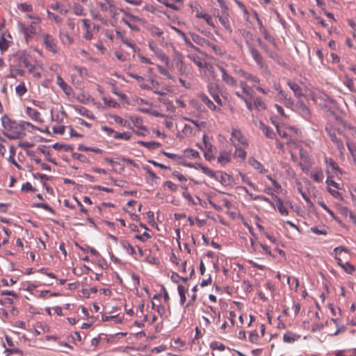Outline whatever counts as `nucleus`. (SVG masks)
Segmentation results:
<instances>
[{
	"mask_svg": "<svg viewBox=\"0 0 356 356\" xmlns=\"http://www.w3.org/2000/svg\"><path fill=\"white\" fill-rule=\"evenodd\" d=\"M248 163L259 173L265 174L268 171L264 165L254 157L249 158Z\"/></svg>",
	"mask_w": 356,
	"mask_h": 356,
	"instance_id": "17",
	"label": "nucleus"
},
{
	"mask_svg": "<svg viewBox=\"0 0 356 356\" xmlns=\"http://www.w3.org/2000/svg\"><path fill=\"white\" fill-rule=\"evenodd\" d=\"M197 19H203L209 26H211L213 29H216L213 17L206 11H204Z\"/></svg>",
	"mask_w": 356,
	"mask_h": 356,
	"instance_id": "40",
	"label": "nucleus"
},
{
	"mask_svg": "<svg viewBox=\"0 0 356 356\" xmlns=\"http://www.w3.org/2000/svg\"><path fill=\"white\" fill-rule=\"evenodd\" d=\"M207 47L211 49L213 52H214L217 55H222L223 54V52L220 47L214 44L213 43H211V42H209V44H207Z\"/></svg>",
	"mask_w": 356,
	"mask_h": 356,
	"instance_id": "58",
	"label": "nucleus"
},
{
	"mask_svg": "<svg viewBox=\"0 0 356 356\" xmlns=\"http://www.w3.org/2000/svg\"><path fill=\"white\" fill-rule=\"evenodd\" d=\"M299 110H300L301 115L305 118H308L310 116L309 110L308 107L306 106V105L301 104L300 106Z\"/></svg>",
	"mask_w": 356,
	"mask_h": 356,
	"instance_id": "59",
	"label": "nucleus"
},
{
	"mask_svg": "<svg viewBox=\"0 0 356 356\" xmlns=\"http://www.w3.org/2000/svg\"><path fill=\"white\" fill-rule=\"evenodd\" d=\"M72 157L74 159H76L82 163H88L89 162L88 159L85 155L79 154V153H73Z\"/></svg>",
	"mask_w": 356,
	"mask_h": 356,
	"instance_id": "62",
	"label": "nucleus"
},
{
	"mask_svg": "<svg viewBox=\"0 0 356 356\" xmlns=\"http://www.w3.org/2000/svg\"><path fill=\"white\" fill-rule=\"evenodd\" d=\"M81 22L83 24V28L85 30V33H83V37L84 39H86L87 40H90L92 38V36H93L92 32L90 31V21L88 19H81Z\"/></svg>",
	"mask_w": 356,
	"mask_h": 356,
	"instance_id": "26",
	"label": "nucleus"
},
{
	"mask_svg": "<svg viewBox=\"0 0 356 356\" xmlns=\"http://www.w3.org/2000/svg\"><path fill=\"white\" fill-rule=\"evenodd\" d=\"M56 83L67 95H70L72 94L73 90L72 87L69 86L60 76H57Z\"/></svg>",
	"mask_w": 356,
	"mask_h": 356,
	"instance_id": "19",
	"label": "nucleus"
},
{
	"mask_svg": "<svg viewBox=\"0 0 356 356\" xmlns=\"http://www.w3.org/2000/svg\"><path fill=\"white\" fill-rule=\"evenodd\" d=\"M329 136H330V138L331 139V140L335 143V145H337V148L339 149V150H341L343 149V143L337 137L336 134L334 133H331V132H329Z\"/></svg>",
	"mask_w": 356,
	"mask_h": 356,
	"instance_id": "47",
	"label": "nucleus"
},
{
	"mask_svg": "<svg viewBox=\"0 0 356 356\" xmlns=\"http://www.w3.org/2000/svg\"><path fill=\"white\" fill-rule=\"evenodd\" d=\"M121 245L128 254L131 255L135 254L136 252L134 247L129 242L123 241L121 242Z\"/></svg>",
	"mask_w": 356,
	"mask_h": 356,
	"instance_id": "49",
	"label": "nucleus"
},
{
	"mask_svg": "<svg viewBox=\"0 0 356 356\" xmlns=\"http://www.w3.org/2000/svg\"><path fill=\"white\" fill-rule=\"evenodd\" d=\"M132 136V134L128 131L124 132H118L115 134V139L117 140H129Z\"/></svg>",
	"mask_w": 356,
	"mask_h": 356,
	"instance_id": "46",
	"label": "nucleus"
},
{
	"mask_svg": "<svg viewBox=\"0 0 356 356\" xmlns=\"http://www.w3.org/2000/svg\"><path fill=\"white\" fill-rule=\"evenodd\" d=\"M17 8L24 13L31 12L33 10L32 5L26 3H22L17 4Z\"/></svg>",
	"mask_w": 356,
	"mask_h": 356,
	"instance_id": "55",
	"label": "nucleus"
},
{
	"mask_svg": "<svg viewBox=\"0 0 356 356\" xmlns=\"http://www.w3.org/2000/svg\"><path fill=\"white\" fill-rule=\"evenodd\" d=\"M40 22V18H35V21L31 22L29 26L22 23L19 24L20 31L23 33L26 42L33 38V35L38 33L40 31L39 24Z\"/></svg>",
	"mask_w": 356,
	"mask_h": 356,
	"instance_id": "2",
	"label": "nucleus"
},
{
	"mask_svg": "<svg viewBox=\"0 0 356 356\" xmlns=\"http://www.w3.org/2000/svg\"><path fill=\"white\" fill-rule=\"evenodd\" d=\"M25 113L32 120L36 122L42 123L44 122L41 113L35 108L27 106Z\"/></svg>",
	"mask_w": 356,
	"mask_h": 356,
	"instance_id": "14",
	"label": "nucleus"
},
{
	"mask_svg": "<svg viewBox=\"0 0 356 356\" xmlns=\"http://www.w3.org/2000/svg\"><path fill=\"white\" fill-rule=\"evenodd\" d=\"M170 67H171V66H170V63H169V67L167 65H166V67L159 65L158 71L161 74L165 76L166 78H168L169 79H174L175 76H173L169 71Z\"/></svg>",
	"mask_w": 356,
	"mask_h": 356,
	"instance_id": "38",
	"label": "nucleus"
},
{
	"mask_svg": "<svg viewBox=\"0 0 356 356\" xmlns=\"http://www.w3.org/2000/svg\"><path fill=\"white\" fill-rule=\"evenodd\" d=\"M140 21V19L137 17L132 15H128V19H123L124 23L127 25L131 30L134 31H138L139 28L137 25L134 24V22H139Z\"/></svg>",
	"mask_w": 356,
	"mask_h": 356,
	"instance_id": "22",
	"label": "nucleus"
},
{
	"mask_svg": "<svg viewBox=\"0 0 356 356\" xmlns=\"http://www.w3.org/2000/svg\"><path fill=\"white\" fill-rule=\"evenodd\" d=\"M202 151L204 152H214L215 147L209 142V137L207 135L203 136V145L200 147Z\"/></svg>",
	"mask_w": 356,
	"mask_h": 356,
	"instance_id": "29",
	"label": "nucleus"
},
{
	"mask_svg": "<svg viewBox=\"0 0 356 356\" xmlns=\"http://www.w3.org/2000/svg\"><path fill=\"white\" fill-rule=\"evenodd\" d=\"M334 254V257L338 261L339 254L338 253L340 252L339 257L343 258V262H345L344 261L347 259V256L348 254V250L342 246L337 247L333 250Z\"/></svg>",
	"mask_w": 356,
	"mask_h": 356,
	"instance_id": "28",
	"label": "nucleus"
},
{
	"mask_svg": "<svg viewBox=\"0 0 356 356\" xmlns=\"http://www.w3.org/2000/svg\"><path fill=\"white\" fill-rule=\"evenodd\" d=\"M277 98L278 100L282 102L286 106L290 107L293 104L292 98L284 90L277 95Z\"/></svg>",
	"mask_w": 356,
	"mask_h": 356,
	"instance_id": "23",
	"label": "nucleus"
},
{
	"mask_svg": "<svg viewBox=\"0 0 356 356\" xmlns=\"http://www.w3.org/2000/svg\"><path fill=\"white\" fill-rule=\"evenodd\" d=\"M333 175H327V178L326 180V184H327V187L332 186L336 189L339 188V184L332 180Z\"/></svg>",
	"mask_w": 356,
	"mask_h": 356,
	"instance_id": "63",
	"label": "nucleus"
},
{
	"mask_svg": "<svg viewBox=\"0 0 356 356\" xmlns=\"http://www.w3.org/2000/svg\"><path fill=\"white\" fill-rule=\"evenodd\" d=\"M152 307L160 314L161 316H163L165 314V308L164 306L161 305L156 306L155 304L152 302Z\"/></svg>",
	"mask_w": 356,
	"mask_h": 356,
	"instance_id": "61",
	"label": "nucleus"
},
{
	"mask_svg": "<svg viewBox=\"0 0 356 356\" xmlns=\"http://www.w3.org/2000/svg\"><path fill=\"white\" fill-rule=\"evenodd\" d=\"M42 44L46 50L52 53L54 55L58 53V46L56 39L49 33H44L41 35Z\"/></svg>",
	"mask_w": 356,
	"mask_h": 356,
	"instance_id": "3",
	"label": "nucleus"
},
{
	"mask_svg": "<svg viewBox=\"0 0 356 356\" xmlns=\"http://www.w3.org/2000/svg\"><path fill=\"white\" fill-rule=\"evenodd\" d=\"M257 22L261 24V27L260 28V31L261 32V33L264 35V38L268 40V42H270V43L275 44V39L273 38V37H272L267 31V30L266 29H264L262 26V24H261V20L258 18V17H257Z\"/></svg>",
	"mask_w": 356,
	"mask_h": 356,
	"instance_id": "41",
	"label": "nucleus"
},
{
	"mask_svg": "<svg viewBox=\"0 0 356 356\" xmlns=\"http://www.w3.org/2000/svg\"><path fill=\"white\" fill-rule=\"evenodd\" d=\"M248 47L250 51V53L254 59V60L256 62L257 65L260 67L263 68L264 66V63L263 61V58L261 55L260 54L259 51L253 47L252 44L248 43Z\"/></svg>",
	"mask_w": 356,
	"mask_h": 356,
	"instance_id": "10",
	"label": "nucleus"
},
{
	"mask_svg": "<svg viewBox=\"0 0 356 356\" xmlns=\"http://www.w3.org/2000/svg\"><path fill=\"white\" fill-rule=\"evenodd\" d=\"M339 258H338V264L341 267V268L348 274H353L355 271L356 270V268L354 266L350 264L348 261L343 262V258L339 257L340 252L338 253Z\"/></svg>",
	"mask_w": 356,
	"mask_h": 356,
	"instance_id": "18",
	"label": "nucleus"
},
{
	"mask_svg": "<svg viewBox=\"0 0 356 356\" xmlns=\"http://www.w3.org/2000/svg\"><path fill=\"white\" fill-rule=\"evenodd\" d=\"M162 123L168 129H171L173 127V120L172 118L165 116Z\"/></svg>",
	"mask_w": 356,
	"mask_h": 356,
	"instance_id": "64",
	"label": "nucleus"
},
{
	"mask_svg": "<svg viewBox=\"0 0 356 356\" xmlns=\"http://www.w3.org/2000/svg\"><path fill=\"white\" fill-rule=\"evenodd\" d=\"M184 119L185 120L189 121L193 123L198 130H200L202 128L205 127L206 122L203 121H200L197 120H193L189 118L184 117Z\"/></svg>",
	"mask_w": 356,
	"mask_h": 356,
	"instance_id": "51",
	"label": "nucleus"
},
{
	"mask_svg": "<svg viewBox=\"0 0 356 356\" xmlns=\"http://www.w3.org/2000/svg\"><path fill=\"white\" fill-rule=\"evenodd\" d=\"M111 118L115 123H117L122 127H127L129 129H132L131 124L127 120L123 119L122 117L117 115H113L111 116Z\"/></svg>",
	"mask_w": 356,
	"mask_h": 356,
	"instance_id": "36",
	"label": "nucleus"
},
{
	"mask_svg": "<svg viewBox=\"0 0 356 356\" xmlns=\"http://www.w3.org/2000/svg\"><path fill=\"white\" fill-rule=\"evenodd\" d=\"M184 156L192 159H196L200 156L199 152L193 149H186L184 150Z\"/></svg>",
	"mask_w": 356,
	"mask_h": 356,
	"instance_id": "48",
	"label": "nucleus"
},
{
	"mask_svg": "<svg viewBox=\"0 0 356 356\" xmlns=\"http://www.w3.org/2000/svg\"><path fill=\"white\" fill-rule=\"evenodd\" d=\"M259 128L262 130L264 134L269 138H274L275 133L268 126L265 125L262 122H259Z\"/></svg>",
	"mask_w": 356,
	"mask_h": 356,
	"instance_id": "31",
	"label": "nucleus"
},
{
	"mask_svg": "<svg viewBox=\"0 0 356 356\" xmlns=\"http://www.w3.org/2000/svg\"><path fill=\"white\" fill-rule=\"evenodd\" d=\"M287 85L292 90V91L294 93V95L297 98H300L303 96L302 90L298 83L293 81L289 80L287 81Z\"/></svg>",
	"mask_w": 356,
	"mask_h": 356,
	"instance_id": "21",
	"label": "nucleus"
},
{
	"mask_svg": "<svg viewBox=\"0 0 356 356\" xmlns=\"http://www.w3.org/2000/svg\"><path fill=\"white\" fill-rule=\"evenodd\" d=\"M300 339V335L292 332H287L283 336V341L285 343H293Z\"/></svg>",
	"mask_w": 356,
	"mask_h": 356,
	"instance_id": "30",
	"label": "nucleus"
},
{
	"mask_svg": "<svg viewBox=\"0 0 356 356\" xmlns=\"http://www.w3.org/2000/svg\"><path fill=\"white\" fill-rule=\"evenodd\" d=\"M326 172L327 175H338L341 173L337 163L332 159H325Z\"/></svg>",
	"mask_w": 356,
	"mask_h": 356,
	"instance_id": "11",
	"label": "nucleus"
},
{
	"mask_svg": "<svg viewBox=\"0 0 356 356\" xmlns=\"http://www.w3.org/2000/svg\"><path fill=\"white\" fill-rule=\"evenodd\" d=\"M205 74H208L213 79L216 77L214 67L210 63H205L203 69H200Z\"/></svg>",
	"mask_w": 356,
	"mask_h": 356,
	"instance_id": "43",
	"label": "nucleus"
},
{
	"mask_svg": "<svg viewBox=\"0 0 356 356\" xmlns=\"http://www.w3.org/2000/svg\"><path fill=\"white\" fill-rule=\"evenodd\" d=\"M232 153L230 151L222 150L218 157V162L224 165L231 161Z\"/></svg>",
	"mask_w": 356,
	"mask_h": 356,
	"instance_id": "20",
	"label": "nucleus"
},
{
	"mask_svg": "<svg viewBox=\"0 0 356 356\" xmlns=\"http://www.w3.org/2000/svg\"><path fill=\"white\" fill-rule=\"evenodd\" d=\"M239 74L242 77L245 79L246 80L250 81V82H252L253 86H254L256 88V89L259 92H261V93H263L264 95H268V94L269 90L265 89V88L261 87L260 86H259V84L260 83V79L258 77H257V76H255L254 75H252V74H249V73H248V72H245L243 70H240L239 71Z\"/></svg>",
	"mask_w": 356,
	"mask_h": 356,
	"instance_id": "5",
	"label": "nucleus"
},
{
	"mask_svg": "<svg viewBox=\"0 0 356 356\" xmlns=\"http://www.w3.org/2000/svg\"><path fill=\"white\" fill-rule=\"evenodd\" d=\"M130 120L134 124V127H136L138 129L145 130V127L143 126V119L140 117L134 115L129 117Z\"/></svg>",
	"mask_w": 356,
	"mask_h": 356,
	"instance_id": "37",
	"label": "nucleus"
},
{
	"mask_svg": "<svg viewBox=\"0 0 356 356\" xmlns=\"http://www.w3.org/2000/svg\"><path fill=\"white\" fill-rule=\"evenodd\" d=\"M207 90L216 104L219 106H222L223 102L219 95V89L218 85L216 83H209L207 85Z\"/></svg>",
	"mask_w": 356,
	"mask_h": 356,
	"instance_id": "9",
	"label": "nucleus"
},
{
	"mask_svg": "<svg viewBox=\"0 0 356 356\" xmlns=\"http://www.w3.org/2000/svg\"><path fill=\"white\" fill-rule=\"evenodd\" d=\"M249 341L252 343H255V344H258L259 343V336L258 334V333L257 332L256 330L253 331V332H251L249 334Z\"/></svg>",
	"mask_w": 356,
	"mask_h": 356,
	"instance_id": "57",
	"label": "nucleus"
},
{
	"mask_svg": "<svg viewBox=\"0 0 356 356\" xmlns=\"http://www.w3.org/2000/svg\"><path fill=\"white\" fill-rule=\"evenodd\" d=\"M310 177L317 183H321L324 179V175L321 168H315L310 172Z\"/></svg>",
	"mask_w": 356,
	"mask_h": 356,
	"instance_id": "24",
	"label": "nucleus"
},
{
	"mask_svg": "<svg viewBox=\"0 0 356 356\" xmlns=\"http://www.w3.org/2000/svg\"><path fill=\"white\" fill-rule=\"evenodd\" d=\"M192 13L195 14V17L198 18L205 11L200 4L197 2L192 3L190 5Z\"/></svg>",
	"mask_w": 356,
	"mask_h": 356,
	"instance_id": "32",
	"label": "nucleus"
},
{
	"mask_svg": "<svg viewBox=\"0 0 356 356\" xmlns=\"http://www.w3.org/2000/svg\"><path fill=\"white\" fill-rule=\"evenodd\" d=\"M187 57L193 61L199 69H203L204 63H206L204 60L200 56L195 54H188Z\"/></svg>",
	"mask_w": 356,
	"mask_h": 356,
	"instance_id": "25",
	"label": "nucleus"
},
{
	"mask_svg": "<svg viewBox=\"0 0 356 356\" xmlns=\"http://www.w3.org/2000/svg\"><path fill=\"white\" fill-rule=\"evenodd\" d=\"M286 282L291 289H293L295 291L298 290L299 282L296 277L286 276Z\"/></svg>",
	"mask_w": 356,
	"mask_h": 356,
	"instance_id": "45",
	"label": "nucleus"
},
{
	"mask_svg": "<svg viewBox=\"0 0 356 356\" xmlns=\"http://www.w3.org/2000/svg\"><path fill=\"white\" fill-rule=\"evenodd\" d=\"M101 130L108 136L112 137L115 139V134L117 133L113 129L107 126H102Z\"/></svg>",
	"mask_w": 356,
	"mask_h": 356,
	"instance_id": "53",
	"label": "nucleus"
},
{
	"mask_svg": "<svg viewBox=\"0 0 356 356\" xmlns=\"http://www.w3.org/2000/svg\"><path fill=\"white\" fill-rule=\"evenodd\" d=\"M286 145L290 148H296L299 146V141L297 139L292 138L291 136L286 141Z\"/></svg>",
	"mask_w": 356,
	"mask_h": 356,
	"instance_id": "60",
	"label": "nucleus"
},
{
	"mask_svg": "<svg viewBox=\"0 0 356 356\" xmlns=\"http://www.w3.org/2000/svg\"><path fill=\"white\" fill-rule=\"evenodd\" d=\"M254 106L258 110V111H264L266 108V105L265 102L262 100L261 97H257L254 98L253 101Z\"/></svg>",
	"mask_w": 356,
	"mask_h": 356,
	"instance_id": "44",
	"label": "nucleus"
},
{
	"mask_svg": "<svg viewBox=\"0 0 356 356\" xmlns=\"http://www.w3.org/2000/svg\"><path fill=\"white\" fill-rule=\"evenodd\" d=\"M235 147L236 149L234 153V157L239 159L241 161H244L247 156L246 152L239 146Z\"/></svg>",
	"mask_w": 356,
	"mask_h": 356,
	"instance_id": "39",
	"label": "nucleus"
},
{
	"mask_svg": "<svg viewBox=\"0 0 356 356\" xmlns=\"http://www.w3.org/2000/svg\"><path fill=\"white\" fill-rule=\"evenodd\" d=\"M273 206L282 216L289 215V204L287 202H284L281 199L277 198Z\"/></svg>",
	"mask_w": 356,
	"mask_h": 356,
	"instance_id": "13",
	"label": "nucleus"
},
{
	"mask_svg": "<svg viewBox=\"0 0 356 356\" xmlns=\"http://www.w3.org/2000/svg\"><path fill=\"white\" fill-rule=\"evenodd\" d=\"M348 150L353 157V162L356 165V145L351 143H347Z\"/></svg>",
	"mask_w": 356,
	"mask_h": 356,
	"instance_id": "54",
	"label": "nucleus"
},
{
	"mask_svg": "<svg viewBox=\"0 0 356 356\" xmlns=\"http://www.w3.org/2000/svg\"><path fill=\"white\" fill-rule=\"evenodd\" d=\"M21 122H22V131L25 134L26 131L31 133V132H33V130H38L40 131H42V130L40 129H39L36 126L32 124L29 122L21 121Z\"/></svg>",
	"mask_w": 356,
	"mask_h": 356,
	"instance_id": "33",
	"label": "nucleus"
},
{
	"mask_svg": "<svg viewBox=\"0 0 356 356\" xmlns=\"http://www.w3.org/2000/svg\"><path fill=\"white\" fill-rule=\"evenodd\" d=\"M50 8L54 10H58L60 14H65L66 13L67 10L65 8L61 6V5L58 2H55L51 3L49 6Z\"/></svg>",
	"mask_w": 356,
	"mask_h": 356,
	"instance_id": "56",
	"label": "nucleus"
},
{
	"mask_svg": "<svg viewBox=\"0 0 356 356\" xmlns=\"http://www.w3.org/2000/svg\"><path fill=\"white\" fill-rule=\"evenodd\" d=\"M230 140L235 147L242 145L243 147H248L249 145L246 137L240 129L236 128H232Z\"/></svg>",
	"mask_w": 356,
	"mask_h": 356,
	"instance_id": "4",
	"label": "nucleus"
},
{
	"mask_svg": "<svg viewBox=\"0 0 356 356\" xmlns=\"http://www.w3.org/2000/svg\"><path fill=\"white\" fill-rule=\"evenodd\" d=\"M23 65L29 70V72L32 74L35 77L40 78L41 76L40 72L36 71V67L26 57H24L22 60Z\"/></svg>",
	"mask_w": 356,
	"mask_h": 356,
	"instance_id": "16",
	"label": "nucleus"
},
{
	"mask_svg": "<svg viewBox=\"0 0 356 356\" xmlns=\"http://www.w3.org/2000/svg\"><path fill=\"white\" fill-rule=\"evenodd\" d=\"M172 65H175L180 75L188 76L191 74L190 68L184 63L180 56L173 60Z\"/></svg>",
	"mask_w": 356,
	"mask_h": 356,
	"instance_id": "8",
	"label": "nucleus"
},
{
	"mask_svg": "<svg viewBox=\"0 0 356 356\" xmlns=\"http://www.w3.org/2000/svg\"><path fill=\"white\" fill-rule=\"evenodd\" d=\"M75 110L81 115L86 116L90 119H94L95 116L91 111L82 106H75Z\"/></svg>",
	"mask_w": 356,
	"mask_h": 356,
	"instance_id": "35",
	"label": "nucleus"
},
{
	"mask_svg": "<svg viewBox=\"0 0 356 356\" xmlns=\"http://www.w3.org/2000/svg\"><path fill=\"white\" fill-rule=\"evenodd\" d=\"M149 48L161 61L169 67V58L162 49L153 42H149Z\"/></svg>",
	"mask_w": 356,
	"mask_h": 356,
	"instance_id": "6",
	"label": "nucleus"
},
{
	"mask_svg": "<svg viewBox=\"0 0 356 356\" xmlns=\"http://www.w3.org/2000/svg\"><path fill=\"white\" fill-rule=\"evenodd\" d=\"M139 144H140L142 146L147 147L149 149H156L161 146V143L158 142H145V141H139Z\"/></svg>",
	"mask_w": 356,
	"mask_h": 356,
	"instance_id": "50",
	"label": "nucleus"
},
{
	"mask_svg": "<svg viewBox=\"0 0 356 356\" xmlns=\"http://www.w3.org/2000/svg\"><path fill=\"white\" fill-rule=\"evenodd\" d=\"M16 94L19 97L23 96L26 92L27 89L24 82H21L16 88H15Z\"/></svg>",
	"mask_w": 356,
	"mask_h": 356,
	"instance_id": "52",
	"label": "nucleus"
},
{
	"mask_svg": "<svg viewBox=\"0 0 356 356\" xmlns=\"http://www.w3.org/2000/svg\"><path fill=\"white\" fill-rule=\"evenodd\" d=\"M191 37L193 40L200 46L207 47V44H209V40L197 34H193Z\"/></svg>",
	"mask_w": 356,
	"mask_h": 356,
	"instance_id": "42",
	"label": "nucleus"
},
{
	"mask_svg": "<svg viewBox=\"0 0 356 356\" xmlns=\"http://www.w3.org/2000/svg\"><path fill=\"white\" fill-rule=\"evenodd\" d=\"M218 18L220 22V24L223 26L227 31L229 33L232 32V26L230 25V22L229 20L228 14H224L222 15H218Z\"/></svg>",
	"mask_w": 356,
	"mask_h": 356,
	"instance_id": "27",
	"label": "nucleus"
},
{
	"mask_svg": "<svg viewBox=\"0 0 356 356\" xmlns=\"http://www.w3.org/2000/svg\"><path fill=\"white\" fill-rule=\"evenodd\" d=\"M59 38L64 45H70L73 43V38L67 33L60 31Z\"/></svg>",
	"mask_w": 356,
	"mask_h": 356,
	"instance_id": "34",
	"label": "nucleus"
},
{
	"mask_svg": "<svg viewBox=\"0 0 356 356\" xmlns=\"http://www.w3.org/2000/svg\"><path fill=\"white\" fill-rule=\"evenodd\" d=\"M199 99L203 102L207 107L213 111H220V108L214 104V103L203 92L197 95Z\"/></svg>",
	"mask_w": 356,
	"mask_h": 356,
	"instance_id": "15",
	"label": "nucleus"
},
{
	"mask_svg": "<svg viewBox=\"0 0 356 356\" xmlns=\"http://www.w3.org/2000/svg\"><path fill=\"white\" fill-rule=\"evenodd\" d=\"M159 86L160 85L159 81L154 80L152 79H149L147 80L145 83L140 84V87L141 88L149 90H152L155 94L163 95L165 92H163L159 90Z\"/></svg>",
	"mask_w": 356,
	"mask_h": 356,
	"instance_id": "7",
	"label": "nucleus"
},
{
	"mask_svg": "<svg viewBox=\"0 0 356 356\" xmlns=\"http://www.w3.org/2000/svg\"><path fill=\"white\" fill-rule=\"evenodd\" d=\"M3 135L11 140L19 139L26 136L22 131L21 121L17 122L11 120L7 115L1 118Z\"/></svg>",
	"mask_w": 356,
	"mask_h": 356,
	"instance_id": "1",
	"label": "nucleus"
},
{
	"mask_svg": "<svg viewBox=\"0 0 356 356\" xmlns=\"http://www.w3.org/2000/svg\"><path fill=\"white\" fill-rule=\"evenodd\" d=\"M218 68L222 74V81L230 87H235L237 85L236 80L231 75L228 74L226 70L224 69L222 66L218 65Z\"/></svg>",
	"mask_w": 356,
	"mask_h": 356,
	"instance_id": "12",
	"label": "nucleus"
}]
</instances>
